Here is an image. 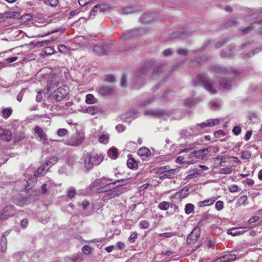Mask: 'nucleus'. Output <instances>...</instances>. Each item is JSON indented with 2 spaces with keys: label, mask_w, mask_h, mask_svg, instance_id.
Masks as SVG:
<instances>
[{
  "label": "nucleus",
  "mask_w": 262,
  "mask_h": 262,
  "mask_svg": "<svg viewBox=\"0 0 262 262\" xmlns=\"http://www.w3.org/2000/svg\"><path fill=\"white\" fill-rule=\"evenodd\" d=\"M113 179L108 178H102L97 179L92 184V187L97 186L96 190L98 193L105 192L115 189L121 185H116L117 183L124 181V179H120L113 181Z\"/></svg>",
  "instance_id": "obj_1"
},
{
  "label": "nucleus",
  "mask_w": 262,
  "mask_h": 262,
  "mask_svg": "<svg viewBox=\"0 0 262 262\" xmlns=\"http://www.w3.org/2000/svg\"><path fill=\"white\" fill-rule=\"evenodd\" d=\"M103 158L101 155L91 152L84 153L81 159V163L83 164L86 170L92 168L94 165H99L103 161Z\"/></svg>",
  "instance_id": "obj_2"
},
{
  "label": "nucleus",
  "mask_w": 262,
  "mask_h": 262,
  "mask_svg": "<svg viewBox=\"0 0 262 262\" xmlns=\"http://www.w3.org/2000/svg\"><path fill=\"white\" fill-rule=\"evenodd\" d=\"M214 151V149L212 147L204 148L197 151L191 152L190 154V157L191 158L195 157L199 159L206 160L211 156V152Z\"/></svg>",
  "instance_id": "obj_3"
},
{
  "label": "nucleus",
  "mask_w": 262,
  "mask_h": 262,
  "mask_svg": "<svg viewBox=\"0 0 262 262\" xmlns=\"http://www.w3.org/2000/svg\"><path fill=\"white\" fill-rule=\"evenodd\" d=\"M147 72V69L145 68L139 70L134 75L133 83L134 84V88L139 89L143 84L145 83V79L141 75L144 74Z\"/></svg>",
  "instance_id": "obj_4"
},
{
  "label": "nucleus",
  "mask_w": 262,
  "mask_h": 262,
  "mask_svg": "<svg viewBox=\"0 0 262 262\" xmlns=\"http://www.w3.org/2000/svg\"><path fill=\"white\" fill-rule=\"evenodd\" d=\"M84 139V134L83 133L77 132L76 134L71 137L67 140L66 144L68 145L77 146L79 145Z\"/></svg>",
  "instance_id": "obj_5"
},
{
  "label": "nucleus",
  "mask_w": 262,
  "mask_h": 262,
  "mask_svg": "<svg viewBox=\"0 0 262 262\" xmlns=\"http://www.w3.org/2000/svg\"><path fill=\"white\" fill-rule=\"evenodd\" d=\"M69 93L68 87L66 85L60 86L53 92V96L57 101L62 100Z\"/></svg>",
  "instance_id": "obj_6"
},
{
  "label": "nucleus",
  "mask_w": 262,
  "mask_h": 262,
  "mask_svg": "<svg viewBox=\"0 0 262 262\" xmlns=\"http://www.w3.org/2000/svg\"><path fill=\"white\" fill-rule=\"evenodd\" d=\"M198 80L202 83L203 86L211 94H215L216 93V90L212 86V85L208 81H206L203 76L199 75L198 77Z\"/></svg>",
  "instance_id": "obj_7"
},
{
  "label": "nucleus",
  "mask_w": 262,
  "mask_h": 262,
  "mask_svg": "<svg viewBox=\"0 0 262 262\" xmlns=\"http://www.w3.org/2000/svg\"><path fill=\"white\" fill-rule=\"evenodd\" d=\"M200 229L199 227L194 228L187 237V242L188 244H191L196 241L200 237Z\"/></svg>",
  "instance_id": "obj_8"
},
{
  "label": "nucleus",
  "mask_w": 262,
  "mask_h": 262,
  "mask_svg": "<svg viewBox=\"0 0 262 262\" xmlns=\"http://www.w3.org/2000/svg\"><path fill=\"white\" fill-rule=\"evenodd\" d=\"M15 208L12 205L7 206L3 210V212L0 217V220H6L8 217L12 216L15 213Z\"/></svg>",
  "instance_id": "obj_9"
},
{
  "label": "nucleus",
  "mask_w": 262,
  "mask_h": 262,
  "mask_svg": "<svg viewBox=\"0 0 262 262\" xmlns=\"http://www.w3.org/2000/svg\"><path fill=\"white\" fill-rule=\"evenodd\" d=\"M93 52L99 55H102L107 54L108 52V46H103L100 44L94 45L92 44L91 46Z\"/></svg>",
  "instance_id": "obj_10"
},
{
  "label": "nucleus",
  "mask_w": 262,
  "mask_h": 262,
  "mask_svg": "<svg viewBox=\"0 0 262 262\" xmlns=\"http://www.w3.org/2000/svg\"><path fill=\"white\" fill-rule=\"evenodd\" d=\"M34 132L36 134L39 138V141L45 143L47 141V138L46 134L44 133L43 129L39 126L36 125L34 128Z\"/></svg>",
  "instance_id": "obj_11"
},
{
  "label": "nucleus",
  "mask_w": 262,
  "mask_h": 262,
  "mask_svg": "<svg viewBox=\"0 0 262 262\" xmlns=\"http://www.w3.org/2000/svg\"><path fill=\"white\" fill-rule=\"evenodd\" d=\"M220 122L219 119H208L206 121L198 124L197 126L204 128L205 127H212L217 125Z\"/></svg>",
  "instance_id": "obj_12"
},
{
  "label": "nucleus",
  "mask_w": 262,
  "mask_h": 262,
  "mask_svg": "<svg viewBox=\"0 0 262 262\" xmlns=\"http://www.w3.org/2000/svg\"><path fill=\"white\" fill-rule=\"evenodd\" d=\"M236 255L234 253H229L217 259L215 262H231L235 260Z\"/></svg>",
  "instance_id": "obj_13"
},
{
  "label": "nucleus",
  "mask_w": 262,
  "mask_h": 262,
  "mask_svg": "<svg viewBox=\"0 0 262 262\" xmlns=\"http://www.w3.org/2000/svg\"><path fill=\"white\" fill-rule=\"evenodd\" d=\"M83 260L81 254H76L72 255L71 257H66L64 258L66 262H81Z\"/></svg>",
  "instance_id": "obj_14"
},
{
  "label": "nucleus",
  "mask_w": 262,
  "mask_h": 262,
  "mask_svg": "<svg viewBox=\"0 0 262 262\" xmlns=\"http://www.w3.org/2000/svg\"><path fill=\"white\" fill-rule=\"evenodd\" d=\"M114 91L113 89L109 86H103L98 89V93L101 96H106L111 94Z\"/></svg>",
  "instance_id": "obj_15"
},
{
  "label": "nucleus",
  "mask_w": 262,
  "mask_h": 262,
  "mask_svg": "<svg viewBox=\"0 0 262 262\" xmlns=\"http://www.w3.org/2000/svg\"><path fill=\"white\" fill-rule=\"evenodd\" d=\"M154 19L153 16L150 14L144 13L141 16L140 20L143 24H147L151 23Z\"/></svg>",
  "instance_id": "obj_16"
},
{
  "label": "nucleus",
  "mask_w": 262,
  "mask_h": 262,
  "mask_svg": "<svg viewBox=\"0 0 262 262\" xmlns=\"http://www.w3.org/2000/svg\"><path fill=\"white\" fill-rule=\"evenodd\" d=\"M232 85V81L227 79L226 77H223L220 82V87L225 90L229 89Z\"/></svg>",
  "instance_id": "obj_17"
},
{
  "label": "nucleus",
  "mask_w": 262,
  "mask_h": 262,
  "mask_svg": "<svg viewBox=\"0 0 262 262\" xmlns=\"http://www.w3.org/2000/svg\"><path fill=\"white\" fill-rule=\"evenodd\" d=\"M101 112V109L97 106H89L84 110V113L94 116Z\"/></svg>",
  "instance_id": "obj_18"
},
{
  "label": "nucleus",
  "mask_w": 262,
  "mask_h": 262,
  "mask_svg": "<svg viewBox=\"0 0 262 262\" xmlns=\"http://www.w3.org/2000/svg\"><path fill=\"white\" fill-rule=\"evenodd\" d=\"M146 31H145V30L144 29H135V30L131 31L130 32H129V33L126 34V38L131 37H133L134 36V35H136L137 36L142 35L146 33Z\"/></svg>",
  "instance_id": "obj_19"
},
{
  "label": "nucleus",
  "mask_w": 262,
  "mask_h": 262,
  "mask_svg": "<svg viewBox=\"0 0 262 262\" xmlns=\"http://www.w3.org/2000/svg\"><path fill=\"white\" fill-rule=\"evenodd\" d=\"M138 155L140 157L146 158L151 155V151L148 148L144 147L138 150Z\"/></svg>",
  "instance_id": "obj_20"
},
{
  "label": "nucleus",
  "mask_w": 262,
  "mask_h": 262,
  "mask_svg": "<svg viewBox=\"0 0 262 262\" xmlns=\"http://www.w3.org/2000/svg\"><path fill=\"white\" fill-rule=\"evenodd\" d=\"M125 191V188H122L120 189H118L117 190H114L110 192V193H108L107 194V196L108 199H112L114 198L116 196H117L124 192Z\"/></svg>",
  "instance_id": "obj_21"
},
{
  "label": "nucleus",
  "mask_w": 262,
  "mask_h": 262,
  "mask_svg": "<svg viewBox=\"0 0 262 262\" xmlns=\"http://www.w3.org/2000/svg\"><path fill=\"white\" fill-rule=\"evenodd\" d=\"M245 231L243 228H233L228 230L227 233L233 236H235L238 234H243Z\"/></svg>",
  "instance_id": "obj_22"
},
{
  "label": "nucleus",
  "mask_w": 262,
  "mask_h": 262,
  "mask_svg": "<svg viewBox=\"0 0 262 262\" xmlns=\"http://www.w3.org/2000/svg\"><path fill=\"white\" fill-rule=\"evenodd\" d=\"M216 201L215 198H212L209 199H207L205 201H201L199 203V205L201 207H204L206 206H209L212 205Z\"/></svg>",
  "instance_id": "obj_23"
},
{
  "label": "nucleus",
  "mask_w": 262,
  "mask_h": 262,
  "mask_svg": "<svg viewBox=\"0 0 262 262\" xmlns=\"http://www.w3.org/2000/svg\"><path fill=\"white\" fill-rule=\"evenodd\" d=\"M85 101L88 104H92L97 102V99L92 94H89L86 95Z\"/></svg>",
  "instance_id": "obj_24"
},
{
  "label": "nucleus",
  "mask_w": 262,
  "mask_h": 262,
  "mask_svg": "<svg viewBox=\"0 0 262 262\" xmlns=\"http://www.w3.org/2000/svg\"><path fill=\"white\" fill-rule=\"evenodd\" d=\"M199 167L201 168V169H200L199 168H195L193 169V174H201L203 173V172L205 170H207L209 169V168L205 165H200L199 166Z\"/></svg>",
  "instance_id": "obj_25"
},
{
  "label": "nucleus",
  "mask_w": 262,
  "mask_h": 262,
  "mask_svg": "<svg viewBox=\"0 0 262 262\" xmlns=\"http://www.w3.org/2000/svg\"><path fill=\"white\" fill-rule=\"evenodd\" d=\"M214 71L215 72L221 74V76L222 75H229V72L226 69L224 68H222L220 67H215Z\"/></svg>",
  "instance_id": "obj_26"
},
{
  "label": "nucleus",
  "mask_w": 262,
  "mask_h": 262,
  "mask_svg": "<svg viewBox=\"0 0 262 262\" xmlns=\"http://www.w3.org/2000/svg\"><path fill=\"white\" fill-rule=\"evenodd\" d=\"M58 161V158L56 157H52L46 160L45 163L46 166H52L56 163Z\"/></svg>",
  "instance_id": "obj_27"
},
{
  "label": "nucleus",
  "mask_w": 262,
  "mask_h": 262,
  "mask_svg": "<svg viewBox=\"0 0 262 262\" xmlns=\"http://www.w3.org/2000/svg\"><path fill=\"white\" fill-rule=\"evenodd\" d=\"M108 156L112 159H116L118 157L117 149L116 148H112L108 151Z\"/></svg>",
  "instance_id": "obj_28"
},
{
  "label": "nucleus",
  "mask_w": 262,
  "mask_h": 262,
  "mask_svg": "<svg viewBox=\"0 0 262 262\" xmlns=\"http://www.w3.org/2000/svg\"><path fill=\"white\" fill-rule=\"evenodd\" d=\"M7 240L5 236L3 235L1 238L0 245L1 247V250L3 252L5 251L7 248Z\"/></svg>",
  "instance_id": "obj_29"
},
{
  "label": "nucleus",
  "mask_w": 262,
  "mask_h": 262,
  "mask_svg": "<svg viewBox=\"0 0 262 262\" xmlns=\"http://www.w3.org/2000/svg\"><path fill=\"white\" fill-rule=\"evenodd\" d=\"M110 136L108 134H102L99 137V141L103 144H106L108 142Z\"/></svg>",
  "instance_id": "obj_30"
},
{
  "label": "nucleus",
  "mask_w": 262,
  "mask_h": 262,
  "mask_svg": "<svg viewBox=\"0 0 262 262\" xmlns=\"http://www.w3.org/2000/svg\"><path fill=\"white\" fill-rule=\"evenodd\" d=\"M127 165L128 167L130 169L134 168L138 166L137 162L134 159L132 158L128 159L127 161Z\"/></svg>",
  "instance_id": "obj_31"
},
{
  "label": "nucleus",
  "mask_w": 262,
  "mask_h": 262,
  "mask_svg": "<svg viewBox=\"0 0 262 262\" xmlns=\"http://www.w3.org/2000/svg\"><path fill=\"white\" fill-rule=\"evenodd\" d=\"M58 49L60 53L64 54H68L70 52L69 48L63 45H59L58 47Z\"/></svg>",
  "instance_id": "obj_32"
},
{
  "label": "nucleus",
  "mask_w": 262,
  "mask_h": 262,
  "mask_svg": "<svg viewBox=\"0 0 262 262\" xmlns=\"http://www.w3.org/2000/svg\"><path fill=\"white\" fill-rule=\"evenodd\" d=\"M4 133L3 134V136L1 137L0 138H2V139L6 140L7 141H9L11 139V133L10 131L8 130H5Z\"/></svg>",
  "instance_id": "obj_33"
},
{
  "label": "nucleus",
  "mask_w": 262,
  "mask_h": 262,
  "mask_svg": "<svg viewBox=\"0 0 262 262\" xmlns=\"http://www.w3.org/2000/svg\"><path fill=\"white\" fill-rule=\"evenodd\" d=\"M138 111L135 110H132L127 112L126 116L127 118H132L133 119L136 118L138 116Z\"/></svg>",
  "instance_id": "obj_34"
},
{
  "label": "nucleus",
  "mask_w": 262,
  "mask_h": 262,
  "mask_svg": "<svg viewBox=\"0 0 262 262\" xmlns=\"http://www.w3.org/2000/svg\"><path fill=\"white\" fill-rule=\"evenodd\" d=\"M45 166L46 165H42L39 167L37 170L34 173V177H39L42 175L43 172L45 171Z\"/></svg>",
  "instance_id": "obj_35"
},
{
  "label": "nucleus",
  "mask_w": 262,
  "mask_h": 262,
  "mask_svg": "<svg viewBox=\"0 0 262 262\" xmlns=\"http://www.w3.org/2000/svg\"><path fill=\"white\" fill-rule=\"evenodd\" d=\"M194 205L192 204H187L185 208V212L187 214H189L194 210Z\"/></svg>",
  "instance_id": "obj_36"
},
{
  "label": "nucleus",
  "mask_w": 262,
  "mask_h": 262,
  "mask_svg": "<svg viewBox=\"0 0 262 262\" xmlns=\"http://www.w3.org/2000/svg\"><path fill=\"white\" fill-rule=\"evenodd\" d=\"M12 113L11 108H5L2 111L3 116L4 118H8Z\"/></svg>",
  "instance_id": "obj_37"
},
{
  "label": "nucleus",
  "mask_w": 262,
  "mask_h": 262,
  "mask_svg": "<svg viewBox=\"0 0 262 262\" xmlns=\"http://www.w3.org/2000/svg\"><path fill=\"white\" fill-rule=\"evenodd\" d=\"M144 114L145 115H150L155 117L158 116H161L163 113L161 112L151 110L145 112Z\"/></svg>",
  "instance_id": "obj_38"
},
{
  "label": "nucleus",
  "mask_w": 262,
  "mask_h": 262,
  "mask_svg": "<svg viewBox=\"0 0 262 262\" xmlns=\"http://www.w3.org/2000/svg\"><path fill=\"white\" fill-rule=\"evenodd\" d=\"M169 207V204L168 202L163 201L159 205V208L163 210H167Z\"/></svg>",
  "instance_id": "obj_39"
},
{
  "label": "nucleus",
  "mask_w": 262,
  "mask_h": 262,
  "mask_svg": "<svg viewBox=\"0 0 262 262\" xmlns=\"http://www.w3.org/2000/svg\"><path fill=\"white\" fill-rule=\"evenodd\" d=\"M184 104L186 106L190 107L195 104V102L192 98H189L185 100Z\"/></svg>",
  "instance_id": "obj_40"
},
{
  "label": "nucleus",
  "mask_w": 262,
  "mask_h": 262,
  "mask_svg": "<svg viewBox=\"0 0 262 262\" xmlns=\"http://www.w3.org/2000/svg\"><path fill=\"white\" fill-rule=\"evenodd\" d=\"M149 226V223L147 221H141L139 223V227L141 229H147Z\"/></svg>",
  "instance_id": "obj_41"
},
{
  "label": "nucleus",
  "mask_w": 262,
  "mask_h": 262,
  "mask_svg": "<svg viewBox=\"0 0 262 262\" xmlns=\"http://www.w3.org/2000/svg\"><path fill=\"white\" fill-rule=\"evenodd\" d=\"M237 21L234 18H231L226 23V27H229L236 25Z\"/></svg>",
  "instance_id": "obj_42"
},
{
  "label": "nucleus",
  "mask_w": 262,
  "mask_h": 262,
  "mask_svg": "<svg viewBox=\"0 0 262 262\" xmlns=\"http://www.w3.org/2000/svg\"><path fill=\"white\" fill-rule=\"evenodd\" d=\"M248 197L247 195H243L239 198L238 200L237 204L238 205H244L245 202L247 201Z\"/></svg>",
  "instance_id": "obj_43"
},
{
  "label": "nucleus",
  "mask_w": 262,
  "mask_h": 262,
  "mask_svg": "<svg viewBox=\"0 0 262 262\" xmlns=\"http://www.w3.org/2000/svg\"><path fill=\"white\" fill-rule=\"evenodd\" d=\"M159 170V172H162V173L163 172H167L168 173H174V170L171 169L170 170L169 169L168 167H166V166L162 167L160 168Z\"/></svg>",
  "instance_id": "obj_44"
},
{
  "label": "nucleus",
  "mask_w": 262,
  "mask_h": 262,
  "mask_svg": "<svg viewBox=\"0 0 262 262\" xmlns=\"http://www.w3.org/2000/svg\"><path fill=\"white\" fill-rule=\"evenodd\" d=\"M43 52L48 55H52L54 53V50L53 48L50 47H47L44 48Z\"/></svg>",
  "instance_id": "obj_45"
},
{
  "label": "nucleus",
  "mask_w": 262,
  "mask_h": 262,
  "mask_svg": "<svg viewBox=\"0 0 262 262\" xmlns=\"http://www.w3.org/2000/svg\"><path fill=\"white\" fill-rule=\"evenodd\" d=\"M81 250L83 253L85 255H88L91 251V247L87 245L83 246Z\"/></svg>",
  "instance_id": "obj_46"
},
{
  "label": "nucleus",
  "mask_w": 262,
  "mask_h": 262,
  "mask_svg": "<svg viewBox=\"0 0 262 262\" xmlns=\"http://www.w3.org/2000/svg\"><path fill=\"white\" fill-rule=\"evenodd\" d=\"M192 32V31L188 30L187 29H186V30H184V29H183V31L181 30V38L185 37H187V36L190 35V34Z\"/></svg>",
  "instance_id": "obj_47"
},
{
  "label": "nucleus",
  "mask_w": 262,
  "mask_h": 262,
  "mask_svg": "<svg viewBox=\"0 0 262 262\" xmlns=\"http://www.w3.org/2000/svg\"><path fill=\"white\" fill-rule=\"evenodd\" d=\"M224 207V203L221 201H218L215 203V208L217 210L220 211Z\"/></svg>",
  "instance_id": "obj_48"
},
{
  "label": "nucleus",
  "mask_w": 262,
  "mask_h": 262,
  "mask_svg": "<svg viewBox=\"0 0 262 262\" xmlns=\"http://www.w3.org/2000/svg\"><path fill=\"white\" fill-rule=\"evenodd\" d=\"M46 4L55 7L57 6L58 4V0H48L46 1Z\"/></svg>",
  "instance_id": "obj_49"
},
{
  "label": "nucleus",
  "mask_w": 262,
  "mask_h": 262,
  "mask_svg": "<svg viewBox=\"0 0 262 262\" xmlns=\"http://www.w3.org/2000/svg\"><path fill=\"white\" fill-rule=\"evenodd\" d=\"M68 133L67 129L65 128H60L58 130L57 134L60 137L66 136Z\"/></svg>",
  "instance_id": "obj_50"
},
{
  "label": "nucleus",
  "mask_w": 262,
  "mask_h": 262,
  "mask_svg": "<svg viewBox=\"0 0 262 262\" xmlns=\"http://www.w3.org/2000/svg\"><path fill=\"white\" fill-rule=\"evenodd\" d=\"M138 234L136 232L132 233L128 238V241L130 243H133L135 242V240L137 238Z\"/></svg>",
  "instance_id": "obj_51"
},
{
  "label": "nucleus",
  "mask_w": 262,
  "mask_h": 262,
  "mask_svg": "<svg viewBox=\"0 0 262 262\" xmlns=\"http://www.w3.org/2000/svg\"><path fill=\"white\" fill-rule=\"evenodd\" d=\"M127 81V76L126 75H122L121 78V85L122 87H126Z\"/></svg>",
  "instance_id": "obj_52"
},
{
  "label": "nucleus",
  "mask_w": 262,
  "mask_h": 262,
  "mask_svg": "<svg viewBox=\"0 0 262 262\" xmlns=\"http://www.w3.org/2000/svg\"><path fill=\"white\" fill-rule=\"evenodd\" d=\"M76 194V191L75 189L71 187L69 189L68 191V195L69 198H73Z\"/></svg>",
  "instance_id": "obj_53"
},
{
  "label": "nucleus",
  "mask_w": 262,
  "mask_h": 262,
  "mask_svg": "<svg viewBox=\"0 0 262 262\" xmlns=\"http://www.w3.org/2000/svg\"><path fill=\"white\" fill-rule=\"evenodd\" d=\"M232 132L235 135H238L241 132V128L238 126H234Z\"/></svg>",
  "instance_id": "obj_54"
},
{
  "label": "nucleus",
  "mask_w": 262,
  "mask_h": 262,
  "mask_svg": "<svg viewBox=\"0 0 262 262\" xmlns=\"http://www.w3.org/2000/svg\"><path fill=\"white\" fill-rule=\"evenodd\" d=\"M194 163V161L193 160H190V161H186L184 160V158H182V159H181V167H184V165L185 164H193Z\"/></svg>",
  "instance_id": "obj_55"
},
{
  "label": "nucleus",
  "mask_w": 262,
  "mask_h": 262,
  "mask_svg": "<svg viewBox=\"0 0 262 262\" xmlns=\"http://www.w3.org/2000/svg\"><path fill=\"white\" fill-rule=\"evenodd\" d=\"M172 51L170 49H165L163 52V55L165 57L170 56L172 55Z\"/></svg>",
  "instance_id": "obj_56"
},
{
  "label": "nucleus",
  "mask_w": 262,
  "mask_h": 262,
  "mask_svg": "<svg viewBox=\"0 0 262 262\" xmlns=\"http://www.w3.org/2000/svg\"><path fill=\"white\" fill-rule=\"evenodd\" d=\"M251 154L248 151H244L242 153L241 158L243 159H249Z\"/></svg>",
  "instance_id": "obj_57"
},
{
  "label": "nucleus",
  "mask_w": 262,
  "mask_h": 262,
  "mask_svg": "<svg viewBox=\"0 0 262 262\" xmlns=\"http://www.w3.org/2000/svg\"><path fill=\"white\" fill-rule=\"evenodd\" d=\"M194 147V144H191L190 145H189V147L188 148H184V149H181V153L182 152H188L190 150H191L192 149H193Z\"/></svg>",
  "instance_id": "obj_58"
},
{
  "label": "nucleus",
  "mask_w": 262,
  "mask_h": 262,
  "mask_svg": "<svg viewBox=\"0 0 262 262\" xmlns=\"http://www.w3.org/2000/svg\"><path fill=\"white\" fill-rule=\"evenodd\" d=\"M105 81L109 82H113L115 81V77L112 75H108L106 76Z\"/></svg>",
  "instance_id": "obj_59"
},
{
  "label": "nucleus",
  "mask_w": 262,
  "mask_h": 262,
  "mask_svg": "<svg viewBox=\"0 0 262 262\" xmlns=\"http://www.w3.org/2000/svg\"><path fill=\"white\" fill-rule=\"evenodd\" d=\"M252 132L251 130H248L246 132L245 136L244 137L245 140L248 141L250 139V138L252 136Z\"/></svg>",
  "instance_id": "obj_60"
},
{
  "label": "nucleus",
  "mask_w": 262,
  "mask_h": 262,
  "mask_svg": "<svg viewBox=\"0 0 262 262\" xmlns=\"http://www.w3.org/2000/svg\"><path fill=\"white\" fill-rule=\"evenodd\" d=\"M238 190V187L237 185H232L231 186L230 188H229V190L230 192H237Z\"/></svg>",
  "instance_id": "obj_61"
},
{
  "label": "nucleus",
  "mask_w": 262,
  "mask_h": 262,
  "mask_svg": "<svg viewBox=\"0 0 262 262\" xmlns=\"http://www.w3.org/2000/svg\"><path fill=\"white\" fill-rule=\"evenodd\" d=\"M214 135L216 138H219L221 136L224 135V133H223V130H218L216 131L214 133Z\"/></svg>",
  "instance_id": "obj_62"
},
{
  "label": "nucleus",
  "mask_w": 262,
  "mask_h": 262,
  "mask_svg": "<svg viewBox=\"0 0 262 262\" xmlns=\"http://www.w3.org/2000/svg\"><path fill=\"white\" fill-rule=\"evenodd\" d=\"M116 129L119 132H123L125 130V127L122 124H119L118 125H117L116 127Z\"/></svg>",
  "instance_id": "obj_63"
},
{
  "label": "nucleus",
  "mask_w": 262,
  "mask_h": 262,
  "mask_svg": "<svg viewBox=\"0 0 262 262\" xmlns=\"http://www.w3.org/2000/svg\"><path fill=\"white\" fill-rule=\"evenodd\" d=\"M222 171H221V173L224 174H230L231 172V169L230 168H225L222 169Z\"/></svg>",
  "instance_id": "obj_64"
}]
</instances>
